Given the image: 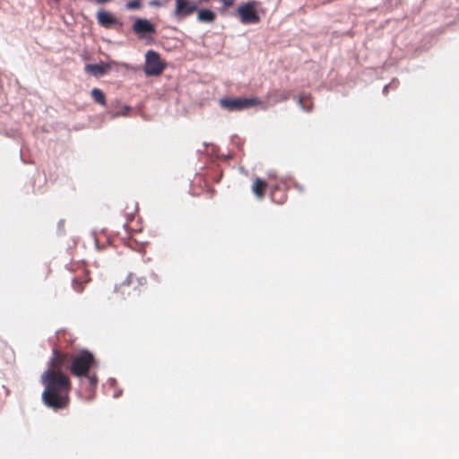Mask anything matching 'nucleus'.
Instances as JSON below:
<instances>
[{"instance_id":"nucleus-1","label":"nucleus","mask_w":459,"mask_h":459,"mask_svg":"<svg viewBox=\"0 0 459 459\" xmlns=\"http://www.w3.org/2000/svg\"><path fill=\"white\" fill-rule=\"evenodd\" d=\"M51 359V368L47 369L41 376V383L45 389L42 393V401L54 411L63 409L68 403L67 393L70 390L68 377L59 371L63 363L55 351Z\"/></svg>"},{"instance_id":"nucleus-2","label":"nucleus","mask_w":459,"mask_h":459,"mask_svg":"<svg viewBox=\"0 0 459 459\" xmlns=\"http://www.w3.org/2000/svg\"><path fill=\"white\" fill-rule=\"evenodd\" d=\"M95 366L96 360L93 354L83 350L73 358L71 372L77 377H86L90 385L94 388L98 384V377L95 374H90V369Z\"/></svg>"},{"instance_id":"nucleus-3","label":"nucleus","mask_w":459,"mask_h":459,"mask_svg":"<svg viewBox=\"0 0 459 459\" xmlns=\"http://www.w3.org/2000/svg\"><path fill=\"white\" fill-rule=\"evenodd\" d=\"M259 103L256 98H222L219 100L220 106L228 111H240L248 109Z\"/></svg>"},{"instance_id":"nucleus-4","label":"nucleus","mask_w":459,"mask_h":459,"mask_svg":"<svg viewBox=\"0 0 459 459\" xmlns=\"http://www.w3.org/2000/svg\"><path fill=\"white\" fill-rule=\"evenodd\" d=\"M165 68L158 52L148 50L145 54L144 74L147 76H156L162 73Z\"/></svg>"},{"instance_id":"nucleus-5","label":"nucleus","mask_w":459,"mask_h":459,"mask_svg":"<svg viewBox=\"0 0 459 459\" xmlns=\"http://www.w3.org/2000/svg\"><path fill=\"white\" fill-rule=\"evenodd\" d=\"M256 2L250 1L239 5L237 13L243 24H255L260 21V17L255 10Z\"/></svg>"},{"instance_id":"nucleus-6","label":"nucleus","mask_w":459,"mask_h":459,"mask_svg":"<svg viewBox=\"0 0 459 459\" xmlns=\"http://www.w3.org/2000/svg\"><path fill=\"white\" fill-rule=\"evenodd\" d=\"M132 29L139 39H144L148 35L156 33L155 26L145 18H136Z\"/></svg>"},{"instance_id":"nucleus-7","label":"nucleus","mask_w":459,"mask_h":459,"mask_svg":"<svg viewBox=\"0 0 459 459\" xmlns=\"http://www.w3.org/2000/svg\"><path fill=\"white\" fill-rule=\"evenodd\" d=\"M196 9V4L190 3L188 0H176L175 15L177 16L189 15Z\"/></svg>"},{"instance_id":"nucleus-8","label":"nucleus","mask_w":459,"mask_h":459,"mask_svg":"<svg viewBox=\"0 0 459 459\" xmlns=\"http://www.w3.org/2000/svg\"><path fill=\"white\" fill-rule=\"evenodd\" d=\"M97 21L98 23L104 28H111L116 24L122 25L110 13L104 10H100L97 13Z\"/></svg>"},{"instance_id":"nucleus-9","label":"nucleus","mask_w":459,"mask_h":459,"mask_svg":"<svg viewBox=\"0 0 459 459\" xmlns=\"http://www.w3.org/2000/svg\"><path fill=\"white\" fill-rule=\"evenodd\" d=\"M108 67L109 66L108 65H98V64H89V65H85V72L92 74L95 77H100L106 74L107 69Z\"/></svg>"},{"instance_id":"nucleus-10","label":"nucleus","mask_w":459,"mask_h":459,"mask_svg":"<svg viewBox=\"0 0 459 459\" xmlns=\"http://www.w3.org/2000/svg\"><path fill=\"white\" fill-rule=\"evenodd\" d=\"M266 186L267 183L264 180L259 178H256L255 179L252 186V191L257 198L262 199L264 197V190L266 187Z\"/></svg>"},{"instance_id":"nucleus-11","label":"nucleus","mask_w":459,"mask_h":459,"mask_svg":"<svg viewBox=\"0 0 459 459\" xmlns=\"http://www.w3.org/2000/svg\"><path fill=\"white\" fill-rule=\"evenodd\" d=\"M197 20L201 22H212L215 20V13L209 9H201L198 12Z\"/></svg>"},{"instance_id":"nucleus-12","label":"nucleus","mask_w":459,"mask_h":459,"mask_svg":"<svg viewBox=\"0 0 459 459\" xmlns=\"http://www.w3.org/2000/svg\"><path fill=\"white\" fill-rule=\"evenodd\" d=\"M91 97L97 103L101 104V105L106 104V98L101 90H100L98 88H93L91 90Z\"/></svg>"},{"instance_id":"nucleus-13","label":"nucleus","mask_w":459,"mask_h":459,"mask_svg":"<svg viewBox=\"0 0 459 459\" xmlns=\"http://www.w3.org/2000/svg\"><path fill=\"white\" fill-rule=\"evenodd\" d=\"M140 5H141V1L140 0H131V1L126 3V7L128 10H134V9L139 8Z\"/></svg>"},{"instance_id":"nucleus-14","label":"nucleus","mask_w":459,"mask_h":459,"mask_svg":"<svg viewBox=\"0 0 459 459\" xmlns=\"http://www.w3.org/2000/svg\"><path fill=\"white\" fill-rule=\"evenodd\" d=\"M131 274L128 275V277L123 281V283L119 286V287H116V291H122V293L124 292L123 289H125L126 287L129 286L130 282H131Z\"/></svg>"},{"instance_id":"nucleus-15","label":"nucleus","mask_w":459,"mask_h":459,"mask_svg":"<svg viewBox=\"0 0 459 459\" xmlns=\"http://www.w3.org/2000/svg\"><path fill=\"white\" fill-rule=\"evenodd\" d=\"M299 105L304 111H309L311 109L310 106H307L304 97L299 99Z\"/></svg>"},{"instance_id":"nucleus-16","label":"nucleus","mask_w":459,"mask_h":459,"mask_svg":"<svg viewBox=\"0 0 459 459\" xmlns=\"http://www.w3.org/2000/svg\"><path fill=\"white\" fill-rule=\"evenodd\" d=\"M131 108L129 106H124L123 108V110L121 112H117L116 114L113 115V117H118V116H123V117H126L127 116V111L130 110Z\"/></svg>"},{"instance_id":"nucleus-17","label":"nucleus","mask_w":459,"mask_h":459,"mask_svg":"<svg viewBox=\"0 0 459 459\" xmlns=\"http://www.w3.org/2000/svg\"><path fill=\"white\" fill-rule=\"evenodd\" d=\"M234 1L235 0H221V3L225 8H228L234 4Z\"/></svg>"},{"instance_id":"nucleus-18","label":"nucleus","mask_w":459,"mask_h":459,"mask_svg":"<svg viewBox=\"0 0 459 459\" xmlns=\"http://www.w3.org/2000/svg\"><path fill=\"white\" fill-rule=\"evenodd\" d=\"M138 282L140 285H143L146 282L145 278H139Z\"/></svg>"},{"instance_id":"nucleus-19","label":"nucleus","mask_w":459,"mask_h":459,"mask_svg":"<svg viewBox=\"0 0 459 459\" xmlns=\"http://www.w3.org/2000/svg\"><path fill=\"white\" fill-rule=\"evenodd\" d=\"M151 5H157V6H159V5H160V2L158 0H153V1L151 2Z\"/></svg>"},{"instance_id":"nucleus-20","label":"nucleus","mask_w":459,"mask_h":459,"mask_svg":"<svg viewBox=\"0 0 459 459\" xmlns=\"http://www.w3.org/2000/svg\"><path fill=\"white\" fill-rule=\"evenodd\" d=\"M295 186H296L297 189H298L299 192H302V191H303V188H302V186H301L299 184H296Z\"/></svg>"},{"instance_id":"nucleus-21","label":"nucleus","mask_w":459,"mask_h":459,"mask_svg":"<svg viewBox=\"0 0 459 459\" xmlns=\"http://www.w3.org/2000/svg\"><path fill=\"white\" fill-rule=\"evenodd\" d=\"M99 4H103V3H107L108 2L109 0H96Z\"/></svg>"},{"instance_id":"nucleus-22","label":"nucleus","mask_w":459,"mask_h":459,"mask_svg":"<svg viewBox=\"0 0 459 459\" xmlns=\"http://www.w3.org/2000/svg\"><path fill=\"white\" fill-rule=\"evenodd\" d=\"M389 85H385L383 89V92L385 93L387 89H388Z\"/></svg>"},{"instance_id":"nucleus-23","label":"nucleus","mask_w":459,"mask_h":459,"mask_svg":"<svg viewBox=\"0 0 459 459\" xmlns=\"http://www.w3.org/2000/svg\"><path fill=\"white\" fill-rule=\"evenodd\" d=\"M268 175H269V177H274V173H272V172H270Z\"/></svg>"},{"instance_id":"nucleus-24","label":"nucleus","mask_w":459,"mask_h":459,"mask_svg":"<svg viewBox=\"0 0 459 459\" xmlns=\"http://www.w3.org/2000/svg\"><path fill=\"white\" fill-rule=\"evenodd\" d=\"M114 382H115V379L111 378V379H110V383H111V385H113V383H114Z\"/></svg>"},{"instance_id":"nucleus-25","label":"nucleus","mask_w":459,"mask_h":459,"mask_svg":"<svg viewBox=\"0 0 459 459\" xmlns=\"http://www.w3.org/2000/svg\"><path fill=\"white\" fill-rule=\"evenodd\" d=\"M119 394H120V392H119V393H117V394L116 393V394H114V396H115V397H118Z\"/></svg>"}]
</instances>
